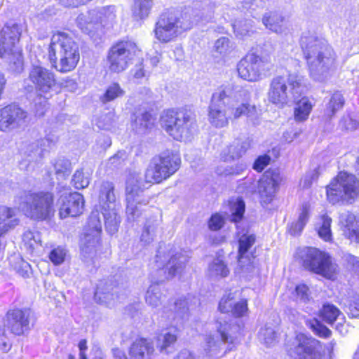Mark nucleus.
<instances>
[{
    "label": "nucleus",
    "instance_id": "f257e3e1",
    "mask_svg": "<svg viewBox=\"0 0 359 359\" xmlns=\"http://www.w3.org/2000/svg\"><path fill=\"white\" fill-rule=\"evenodd\" d=\"M180 156L172 151H166L154 157L144 174H130L126 181V215L128 222H135L142 215L144 208L149 202L144 194L147 183H160L169 178L180 168Z\"/></svg>",
    "mask_w": 359,
    "mask_h": 359
},
{
    "label": "nucleus",
    "instance_id": "f03ea898",
    "mask_svg": "<svg viewBox=\"0 0 359 359\" xmlns=\"http://www.w3.org/2000/svg\"><path fill=\"white\" fill-rule=\"evenodd\" d=\"M300 45L311 76L315 80L323 81L335 60L332 48L325 41L311 34H305L302 36Z\"/></svg>",
    "mask_w": 359,
    "mask_h": 359
},
{
    "label": "nucleus",
    "instance_id": "7ed1b4c3",
    "mask_svg": "<svg viewBox=\"0 0 359 359\" xmlns=\"http://www.w3.org/2000/svg\"><path fill=\"white\" fill-rule=\"evenodd\" d=\"M48 60L51 67L65 73L73 70L79 59V49L72 35L65 32L53 34L48 47Z\"/></svg>",
    "mask_w": 359,
    "mask_h": 359
},
{
    "label": "nucleus",
    "instance_id": "20e7f679",
    "mask_svg": "<svg viewBox=\"0 0 359 359\" xmlns=\"http://www.w3.org/2000/svg\"><path fill=\"white\" fill-rule=\"evenodd\" d=\"M194 21L187 13L168 9L158 18L153 30L155 39L163 43L175 41L183 32L191 29Z\"/></svg>",
    "mask_w": 359,
    "mask_h": 359
},
{
    "label": "nucleus",
    "instance_id": "39448f33",
    "mask_svg": "<svg viewBox=\"0 0 359 359\" xmlns=\"http://www.w3.org/2000/svg\"><path fill=\"white\" fill-rule=\"evenodd\" d=\"M303 76L299 74L289 73L287 77L277 76L272 79L268 99L279 108L296 102L302 91Z\"/></svg>",
    "mask_w": 359,
    "mask_h": 359
},
{
    "label": "nucleus",
    "instance_id": "423d86ee",
    "mask_svg": "<svg viewBox=\"0 0 359 359\" xmlns=\"http://www.w3.org/2000/svg\"><path fill=\"white\" fill-rule=\"evenodd\" d=\"M53 195L50 192L23 191L15 198V203L24 214L35 220H44L53 215Z\"/></svg>",
    "mask_w": 359,
    "mask_h": 359
},
{
    "label": "nucleus",
    "instance_id": "0eeeda50",
    "mask_svg": "<svg viewBox=\"0 0 359 359\" xmlns=\"http://www.w3.org/2000/svg\"><path fill=\"white\" fill-rule=\"evenodd\" d=\"M161 124L170 136L180 142L190 141L196 133L194 115L187 109L165 111L161 116Z\"/></svg>",
    "mask_w": 359,
    "mask_h": 359
},
{
    "label": "nucleus",
    "instance_id": "6e6552de",
    "mask_svg": "<svg viewBox=\"0 0 359 359\" xmlns=\"http://www.w3.org/2000/svg\"><path fill=\"white\" fill-rule=\"evenodd\" d=\"M21 34L22 28L17 23L6 24L0 30V58L15 72L23 69L22 50L18 46Z\"/></svg>",
    "mask_w": 359,
    "mask_h": 359
},
{
    "label": "nucleus",
    "instance_id": "1a4fd4ad",
    "mask_svg": "<svg viewBox=\"0 0 359 359\" xmlns=\"http://www.w3.org/2000/svg\"><path fill=\"white\" fill-rule=\"evenodd\" d=\"M330 203L351 204L359 196V180L352 174L340 172L326 187Z\"/></svg>",
    "mask_w": 359,
    "mask_h": 359
},
{
    "label": "nucleus",
    "instance_id": "9d476101",
    "mask_svg": "<svg viewBox=\"0 0 359 359\" xmlns=\"http://www.w3.org/2000/svg\"><path fill=\"white\" fill-rule=\"evenodd\" d=\"M114 186L110 182H102L99 196V205L94 210L101 211L107 231L113 235L118 231L121 219L118 205L116 203Z\"/></svg>",
    "mask_w": 359,
    "mask_h": 359
},
{
    "label": "nucleus",
    "instance_id": "9b49d317",
    "mask_svg": "<svg viewBox=\"0 0 359 359\" xmlns=\"http://www.w3.org/2000/svg\"><path fill=\"white\" fill-rule=\"evenodd\" d=\"M300 257L308 270L327 279H335L339 266L328 253L315 248H306L301 251Z\"/></svg>",
    "mask_w": 359,
    "mask_h": 359
},
{
    "label": "nucleus",
    "instance_id": "f8f14e48",
    "mask_svg": "<svg viewBox=\"0 0 359 359\" xmlns=\"http://www.w3.org/2000/svg\"><path fill=\"white\" fill-rule=\"evenodd\" d=\"M140 51L133 41H121L114 44L108 50L107 57L109 71L119 73L126 70Z\"/></svg>",
    "mask_w": 359,
    "mask_h": 359
},
{
    "label": "nucleus",
    "instance_id": "ddd939ff",
    "mask_svg": "<svg viewBox=\"0 0 359 359\" xmlns=\"http://www.w3.org/2000/svg\"><path fill=\"white\" fill-rule=\"evenodd\" d=\"M214 325L217 332L207 335L203 345L205 353L211 358L219 357L222 351V345L224 343L233 342L230 332L233 328H237L236 325L229 323L226 317L222 315L217 317Z\"/></svg>",
    "mask_w": 359,
    "mask_h": 359
},
{
    "label": "nucleus",
    "instance_id": "4468645a",
    "mask_svg": "<svg viewBox=\"0 0 359 359\" xmlns=\"http://www.w3.org/2000/svg\"><path fill=\"white\" fill-rule=\"evenodd\" d=\"M269 56H259L248 53L237 65L239 76L243 80L255 82L266 75L271 69Z\"/></svg>",
    "mask_w": 359,
    "mask_h": 359
},
{
    "label": "nucleus",
    "instance_id": "2eb2a0df",
    "mask_svg": "<svg viewBox=\"0 0 359 359\" xmlns=\"http://www.w3.org/2000/svg\"><path fill=\"white\" fill-rule=\"evenodd\" d=\"M287 351L292 359H322L323 352L320 341L302 333L296 335Z\"/></svg>",
    "mask_w": 359,
    "mask_h": 359
},
{
    "label": "nucleus",
    "instance_id": "dca6fc26",
    "mask_svg": "<svg viewBox=\"0 0 359 359\" xmlns=\"http://www.w3.org/2000/svg\"><path fill=\"white\" fill-rule=\"evenodd\" d=\"M88 229L81 240V251L83 257L93 258L101 249L102 223L97 210H93L88 219Z\"/></svg>",
    "mask_w": 359,
    "mask_h": 359
},
{
    "label": "nucleus",
    "instance_id": "f3484780",
    "mask_svg": "<svg viewBox=\"0 0 359 359\" xmlns=\"http://www.w3.org/2000/svg\"><path fill=\"white\" fill-rule=\"evenodd\" d=\"M55 84V74L40 65H33L28 79L25 81V88L27 91L36 89L41 95L48 93Z\"/></svg>",
    "mask_w": 359,
    "mask_h": 359
},
{
    "label": "nucleus",
    "instance_id": "a211bd4d",
    "mask_svg": "<svg viewBox=\"0 0 359 359\" xmlns=\"http://www.w3.org/2000/svg\"><path fill=\"white\" fill-rule=\"evenodd\" d=\"M56 205L58 208L61 219L67 217H75L81 215L84 210V198L78 192H71L68 189L63 188L59 192Z\"/></svg>",
    "mask_w": 359,
    "mask_h": 359
},
{
    "label": "nucleus",
    "instance_id": "6ab92c4d",
    "mask_svg": "<svg viewBox=\"0 0 359 359\" xmlns=\"http://www.w3.org/2000/svg\"><path fill=\"white\" fill-rule=\"evenodd\" d=\"M27 113L15 104H8L0 109V131L10 133L27 123Z\"/></svg>",
    "mask_w": 359,
    "mask_h": 359
},
{
    "label": "nucleus",
    "instance_id": "aec40b11",
    "mask_svg": "<svg viewBox=\"0 0 359 359\" xmlns=\"http://www.w3.org/2000/svg\"><path fill=\"white\" fill-rule=\"evenodd\" d=\"M250 97V93L247 89L233 83H227L216 90L211 100L227 107L233 102L247 101Z\"/></svg>",
    "mask_w": 359,
    "mask_h": 359
},
{
    "label": "nucleus",
    "instance_id": "412c9836",
    "mask_svg": "<svg viewBox=\"0 0 359 359\" xmlns=\"http://www.w3.org/2000/svg\"><path fill=\"white\" fill-rule=\"evenodd\" d=\"M154 351V346L149 341L140 339L131 344L128 357L119 348L113 349V355L116 359H150Z\"/></svg>",
    "mask_w": 359,
    "mask_h": 359
},
{
    "label": "nucleus",
    "instance_id": "4be33fe9",
    "mask_svg": "<svg viewBox=\"0 0 359 359\" xmlns=\"http://www.w3.org/2000/svg\"><path fill=\"white\" fill-rule=\"evenodd\" d=\"M29 312L13 309L7 312L4 325L14 334L21 335L30 329Z\"/></svg>",
    "mask_w": 359,
    "mask_h": 359
},
{
    "label": "nucleus",
    "instance_id": "5701e85b",
    "mask_svg": "<svg viewBox=\"0 0 359 359\" xmlns=\"http://www.w3.org/2000/svg\"><path fill=\"white\" fill-rule=\"evenodd\" d=\"M116 18V8L114 6H107L90 11L88 15H81L78 17V22L80 25L82 21L87 23L86 31H91L93 25H98L100 23L112 21Z\"/></svg>",
    "mask_w": 359,
    "mask_h": 359
},
{
    "label": "nucleus",
    "instance_id": "b1692460",
    "mask_svg": "<svg viewBox=\"0 0 359 359\" xmlns=\"http://www.w3.org/2000/svg\"><path fill=\"white\" fill-rule=\"evenodd\" d=\"M280 181L279 175L267 171L264 172L258 184V191L262 202L269 204L272 201L278 189Z\"/></svg>",
    "mask_w": 359,
    "mask_h": 359
},
{
    "label": "nucleus",
    "instance_id": "393cba45",
    "mask_svg": "<svg viewBox=\"0 0 359 359\" xmlns=\"http://www.w3.org/2000/svg\"><path fill=\"white\" fill-rule=\"evenodd\" d=\"M339 224L345 237L352 242L359 243V215L348 211L341 212Z\"/></svg>",
    "mask_w": 359,
    "mask_h": 359
},
{
    "label": "nucleus",
    "instance_id": "a878e982",
    "mask_svg": "<svg viewBox=\"0 0 359 359\" xmlns=\"http://www.w3.org/2000/svg\"><path fill=\"white\" fill-rule=\"evenodd\" d=\"M262 23L269 30L281 36L291 32L290 26L285 17L276 11H268L262 18Z\"/></svg>",
    "mask_w": 359,
    "mask_h": 359
},
{
    "label": "nucleus",
    "instance_id": "bb28decb",
    "mask_svg": "<svg viewBox=\"0 0 359 359\" xmlns=\"http://www.w3.org/2000/svg\"><path fill=\"white\" fill-rule=\"evenodd\" d=\"M57 140L58 138L56 135L48 134L37 143L29 144L25 151L28 158L27 161L30 162L41 159L45 152L49 151L55 147Z\"/></svg>",
    "mask_w": 359,
    "mask_h": 359
},
{
    "label": "nucleus",
    "instance_id": "cd10ccee",
    "mask_svg": "<svg viewBox=\"0 0 359 359\" xmlns=\"http://www.w3.org/2000/svg\"><path fill=\"white\" fill-rule=\"evenodd\" d=\"M227 108L230 111V118H233L237 119L245 115L248 120L253 124H257L259 119V110L257 109L255 104L245 102H242L240 104H234L232 102L230 105L227 106Z\"/></svg>",
    "mask_w": 359,
    "mask_h": 359
},
{
    "label": "nucleus",
    "instance_id": "c85d7f7f",
    "mask_svg": "<svg viewBox=\"0 0 359 359\" xmlns=\"http://www.w3.org/2000/svg\"><path fill=\"white\" fill-rule=\"evenodd\" d=\"M199 304L197 297L188 294L187 297L177 299L174 304L175 318L182 322L189 319L190 312Z\"/></svg>",
    "mask_w": 359,
    "mask_h": 359
},
{
    "label": "nucleus",
    "instance_id": "c756f323",
    "mask_svg": "<svg viewBox=\"0 0 359 359\" xmlns=\"http://www.w3.org/2000/svg\"><path fill=\"white\" fill-rule=\"evenodd\" d=\"M250 140H234L229 145L225 147L222 153L221 158L224 161H231L239 158L250 148Z\"/></svg>",
    "mask_w": 359,
    "mask_h": 359
},
{
    "label": "nucleus",
    "instance_id": "7c9ffc66",
    "mask_svg": "<svg viewBox=\"0 0 359 359\" xmlns=\"http://www.w3.org/2000/svg\"><path fill=\"white\" fill-rule=\"evenodd\" d=\"M161 233L160 222L157 216H152L146 219L140 235V242L143 245L153 243Z\"/></svg>",
    "mask_w": 359,
    "mask_h": 359
},
{
    "label": "nucleus",
    "instance_id": "2f4dec72",
    "mask_svg": "<svg viewBox=\"0 0 359 359\" xmlns=\"http://www.w3.org/2000/svg\"><path fill=\"white\" fill-rule=\"evenodd\" d=\"M224 105L213 102L209 106L208 119L210 123L216 128H223L229 123V115L227 116Z\"/></svg>",
    "mask_w": 359,
    "mask_h": 359
},
{
    "label": "nucleus",
    "instance_id": "473e14b6",
    "mask_svg": "<svg viewBox=\"0 0 359 359\" xmlns=\"http://www.w3.org/2000/svg\"><path fill=\"white\" fill-rule=\"evenodd\" d=\"M189 257L185 252H177L170 257L167 263L166 268L168 269L167 278H172L175 276L181 275L187 264Z\"/></svg>",
    "mask_w": 359,
    "mask_h": 359
},
{
    "label": "nucleus",
    "instance_id": "72a5a7b5",
    "mask_svg": "<svg viewBox=\"0 0 359 359\" xmlns=\"http://www.w3.org/2000/svg\"><path fill=\"white\" fill-rule=\"evenodd\" d=\"M19 220L15 217V211L13 208L0 206V236L10 229L18 224Z\"/></svg>",
    "mask_w": 359,
    "mask_h": 359
},
{
    "label": "nucleus",
    "instance_id": "f704fd0d",
    "mask_svg": "<svg viewBox=\"0 0 359 359\" xmlns=\"http://www.w3.org/2000/svg\"><path fill=\"white\" fill-rule=\"evenodd\" d=\"M154 118L149 112L135 114L132 127L137 133H145L154 125Z\"/></svg>",
    "mask_w": 359,
    "mask_h": 359
},
{
    "label": "nucleus",
    "instance_id": "c9c22d12",
    "mask_svg": "<svg viewBox=\"0 0 359 359\" xmlns=\"http://www.w3.org/2000/svg\"><path fill=\"white\" fill-rule=\"evenodd\" d=\"M313 104L308 97H302L297 102L294 109V120L303 122L308 119L312 110Z\"/></svg>",
    "mask_w": 359,
    "mask_h": 359
},
{
    "label": "nucleus",
    "instance_id": "e433bc0d",
    "mask_svg": "<svg viewBox=\"0 0 359 359\" xmlns=\"http://www.w3.org/2000/svg\"><path fill=\"white\" fill-rule=\"evenodd\" d=\"M309 219V210L306 204L302 205L301 212L297 222H292L289 226V232L292 236H297L303 231Z\"/></svg>",
    "mask_w": 359,
    "mask_h": 359
},
{
    "label": "nucleus",
    "instance_id": "4c0bfd02",
    "mask_svg": "<svg viewBox=\"0 0 359 359\" xmlns=\"http://www.w3.org/2000/svg\"><path fill=\"white\" fill-rule=\"evenodd\" d=\"M153 6V0H134L133 15L137 20L147 18Z\"/></svg>",
    "mask_w": 359,
    "mask_h": 359
},
{
    "label": "nucleus",
    "instance_id": "58836bf2",
    "mask_svg": "<svg viewBox=\"0 0 359 359\" xmlns=\"http://www.w3.org/2000/svg\"><path fill=\"white\" fill-rule=\"evenodd\" d=\"M112 290V287L110 289L108 287L104 288L102 283H100L95 292V299L100 304H104L107 306H113L114 304L116 295Z\"/></svg>",
    "mask_w": 359,
    "mask_h": 359
},
{
    "label": "nucleus",
    "instance_id": "ea45409f",
    "mask_svg": "<svg viewBox=\"0 0 359 359\" xmlns=\"http://www.w3.org/2000/svg\"><path fill=\"white\" fill-rule=\"evenodd\" d=\"M331 223V217L327 215H322L316 224L318 236L325 241L332 240Z\"/></svg>",
    "mask_w": 359,
    "mask_h": 359
},
{
    "label": "nucleus",
    "instance_id": "a19ab883",
    "mask_svg": "<svg viewBox=\"0 0 359 359\" xmlns=\"http://www.w3.org/2000/svg\"><path fill=\"white\" fill-rule=\"evenodd\" d=\"M345 311L352 318L359 317V296L355 293L349 294L343 299Z\"/></svg>",
    "mask_w": 359,
    "mask_h": 359
},
{
    "label": "nucleus",
    "instance_id": "79ce46f5",
    "mask_svg": "<svg viewBox=\"0 0 359 359\" xmlns=\"http://www.w3.org/2000/svg\"><path fill=\"white\" fill-rule=\"evenodd\" d=\"M124 94L125 91L120 85L117 83H113L107 88L104 93L100 96V99L102 103H107L122 97Z\"/></svg>",
    "mask_w": 359,
    "mask_h": 359
},
{
    "label": "nucleus",
    "instance_id": "37998d69",
    "mask_svg": "<svg viewBox=\"0 0 359 359\" xmlns=\"http://www.w3.org/2000/svg\"><path fill=\"white\" fill-rule=\"evenodd\" d=\"M344 104V99L342 95L339 92L334 93L326 106L325 111V116L331 118L338 110L342 108Z\"/></svg>",
    "mask_w": 359,
    "mask_h": 359
},
{
    "label": "nucleus",
    "instance_id": "c03bdc74",
    "mask_svg": "<svg viewBox=\"0 0 359 359\" xmlns=\"http://www.w3.org/2000/svg\"><path fill=\"white\" fill-rule=\"evenodd\" d=\"M233 49V43L227 37H221L215 43V52L222 57L229 55Z\"/></svg>",
    "mask_w": 359,
    "mask_h": 359
},
{
    "label": "nucleus",
    "instance_id": "a18cd8bd",
    "mask_svg": "<svg viewBox=\"0 0 359 359\" xmlns=\"http://www.w3.org/2000/svg\"><path fill=\"white\" fill-rule=\"evenodd\" d=\"M162 294L158 284H153L148 288L146 295V302L153 307H157L161 304Z\"/></svg>",
    "mask_w": 359,
    "mask_h": 359
},
{
    "label": "nucleus",
    "instance_id": "49530a36",
    "mask_svg": "<svg viewBox=\"0 0 359 359\" xmlns=\"http://www.w3.org/2000/svg\"><path fill=\"white\" fill-rule=\"evenodd\" d=\"M340 316H343L341 312L332 304H325L320 310L323 320L330 325L333 324Z\"/></svg>",
    "mask_w": 359,
    "mask_h": 359
},
{
    "label": "nucleus",
    "instance_id": "de8ad7c7",
    "mask_svg": "<svg viewBox=\"0 0 359 359\" xmlns=\"http://www.w3.org/2000/svg\"><path fill=\"white\" fill-rule=\"evenodd\" d=\"M251 20H236L233 24V28L236 36L243 38L253 32Z\"/></svg>",
    "mask_w": 359,
    "mask_h": 359
},
{
    "label": "nucleus",
    "instance_id": "09e8293b",
    "mask_svg": "<svg viewBox=\"0 0 359 359\" xmlns=\"http://www.w3.org/2000/svg\"><path fill=\"white\" fill-rule=\"evenodd\" d=\"M229 270L226 264L219 258L215 259L209 266V274L212 277H226Z\"/></svg>",
    "mask_w": 359,
    "mask_h": 359
},
{
    "label": "nucleus",
    "instance_id": "8fccbe9b",
    "mask_svg": "<svg viewBox=\"0 0 359 359\" xmlns=\"http://www.w3.org/2000/svg\"><path fill=\"white\" fill-rule=\"evenodd\" d=\"M258 338L261 343L265 344L266 346H271L276 344L277 334L272 327L266 325L260 329Z\"/></svg>",
    "mask_w": 359,
    "mask_h": 359
},
{
    "label": "nucleus",
    "instance_id": "3c124183",
    "mask_svg": "<svg viewBox=\"0 0 359 359\" xmlns=\"http://www.w3.org/2000/svg\"><path fill=\"white\" fill-rule=\"evenodd\" d=\"M255 241V236L253 234H243L239 238L238 262H241L245 253L252 246Z\"/></svg>",
    "mask_w": 359,
    "mask_h": 359
},
{
    "label": "nucleus",
    "instance_id": "603ef678",
    "mask_svg": "<svg viewBox=\"0 0 359 359\" xmlns=\"http://www.w3.org/2000/svg\"><path fill=\"white\" fill-rule=\"evenodd\" d=\"M90 180V172H84L83 170H76L72 177V184L77 189H83L89 185Z\"/></svg>",
    "mask_w": 359,
    "mask_h": 359
},
{
    "label": "nucleus",
    "instance_id": "864d4df0",
    "mask_svg": "<svg viewBox=\"0 0 359 359\" xmlns=\"http://www.w3.org/2000/svg\"><path fill=\"white\" fill-rule=\"evenodd\" d=\"M245 203L241 198H238L236 201L231 203V220L234 222L240 221L245 212Z\"/></svg>",
    "mask_w": 359,
    "mask_h": 359
},
{
    "label": "nucleus",
    "instance_id": "5fc2aeb1",
    "mask_svg": "<svg viewBox=\"0 0 359 359\" xmlns=\"http://www.w3.org/2000/svg\"><path fill=\"white\" fill-rule=\"evenodd\" d=\"M55 172L57 177L65 178L70 173V163L64 158L57 159L54 164Z\"/></svg>",
    "mask_w": 359,
    "mask_h": 359
},
{
    "label": "nucleus",
    "instance_id": "6e6d98bb",
    "mask_svg": "<svg viewBox=\"0 0 359 359\" xmlns=\"http://www.w3.org/2000/svg\"><path fill=\"white\" fill-rule=\"evenodd\" d=\"M67 250L61 246L53 248L49 253V259L54 265L62 264L67 257Z\"/></svg>",
    "mask_w": 359,
    "mask_h": 359
},
{
    "label": "nucleus",
    "instance_id": "4d7b16f0",
    "mask_svg": "<svg viewBox=\"0 0 359 359\" xmlns=\"http://www.w3.org/2000/svg\"><path fill=\"white\" fill-rule=\"evenodd\" d=\"M308 325L312 331L320 337L327 338L331 335V330L316 319L310 320Z\"/></svg>",
    "mask_w": 359,
    "mask_h": 359
},
{
    "label": "nucleus",
    "instance_id": "13d9d810",
    "mask_svg": "<svg viewBox=\"0 0 359 359\" xmlns=\"http://www.w3.org/2000/svg\"><path fill=\"white\" fill-rule=\"evenodd\" d=\"M247 168V165L243 162H240L235 165H231L226 168L223 171L217 170L219 175H238L241 174Z\"/></svg>",
    "mask_w": 359,
    "mask_h": 359
},
{
    "label": "nucleus",
    "instance_id": "bf43d9fd",
    "mask_svg": "<svg viewBox=\"0 0 359 359\" xmlns=\"http://www.w3.org/2000/svg\"><path fill=\"white\" fill-rule=\"evenodd\" d=\"M23 241L31 248L41 243L40 235L37 231H27L23 234Z\"/></svg>",
    "mask_w": 359,
    "mask_h": 359
},
{
    "label": "nucleus",
    "instance_id": "052dcab7",
    "mask_svg": "<svg viewBox=\"0 0 359 359\" xmlns=\"http://www.w3.org/2000/svg\"><path fill=\"white\" fill-rule=\"evenodd\" d=\"M161 351L166 349L167 347L173 344L177 340V335L175 333L168 332L158 337Z\"/></svg>",
    "mask_w": 359,
    "mask_h": 359
},
{
    "label": "nucleus",
    "instance_id": "680f3d73",
    "mask_svg": "<svg viewBox=\"0 0 359 359\" xmlns=\"http://www.w3.org/2000/svg\"><path fill=\"white\" fill-rule=\"evenodd\" d=\"M233 304H235V302L233 299V297L229 294L228 296H224L222 298L219 304V309L222 313H232Z\"/></svg>",
    "mask_w": 359,
    "mask_h": 359
},
{
    "label": "nucleus",
    "instance_id": "e2e57ef3",
    "mask_svg": "<svg viewBox=\"0 0 359 359\" xmlns=\"http://www.w3.org/2000/svg\"><path fill=\"white\" fill-rule=\"evenodd\" d=\"M297 300L302 303H307L311 300L309 287L304 285H299L295 289Z\"/></svg>",
    "mask_w": 359,
    "mask_h": 359
},
{
    "label": "nucleus",
    "instance_id": "0e129e2a",
    "mask_svg": "<svg viewBox=\"0 0 359 359\" xmlns=\"http://www.w3.org/2000/svg\"><path fill=\"white\" fill-rule=\"evenodd\" d=\"M318 175L319 173L317 168L307 172L304 175V177L301 180L300 185L304 189L309 188L311 186L313 182L316 181L318 179Z\"/></svg>",
    "mask_w": 359,
    "mask_h": 359
},
{
    "label": "nucleus",
    "instance_id": "69168bd1",
    "mask_svg": "<svg viewBox=\"0 0 359 359\" xmlns=\"http://www.w3.org/2000/svg\"><path fill=\"white\" fill-rule=\"evenodd\" d=\"M248 312V304L245 299H242L233 304L232 315L236 317L243 316Z\"/></svg>",
    "mask_w": 359,
    "mask_h": 359
},
{
    "label": "nucleus",
    "instance_id": "338daca9",
    "mask_svg": "<svg viewBox=\"0 0 359 359\" xmlns=\"http://www.w3.org/2000/svg\"><path fill=\"white\" fill-rule=\"evenodd\" d=\"M128 158V154L126 151H118L116 154L109 159V164L114 167H117L123 163Z\"/></svg>",
    "mask_w": 359,
    "mask_h": 359
},
{
    "label": "nucleus",
    "instance_id": "774afa93",
    "mask_svg": "<svg viewBox=\"0 0 359 359\" xmlns=\"http://www.w3.org/2000/svg\"><path fill=\"white\" fill-rule=\"evenodd\" d=\"M224 224V219L219 214L212 215L209 219L208 226L212 231H217L220 229Z\"/></svg>",
    "mask_w": 359,
    "mask_h": 359
}]
</instances>
